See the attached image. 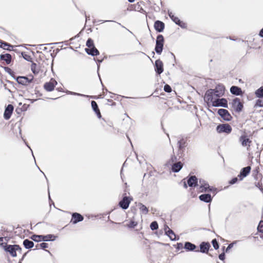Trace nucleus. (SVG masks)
<instances>
[{
    "label": "nucleus",
    "mask_w": 263,
    "mask_h": 263,
    "mask_svg": "<svg viewBox=\"0 0 263 263\" xmlns=\"http://www.w3.org/2000/svg\"><path fill=\"white\" fill-rule=\"evenodd\" d=\"M14 110V107L13 105L9 104L5 106L4 112V118L8 120H9L13 113Z\"/></svg>",
    "instance_id": "nucleus-16"
},
{
    "label": "nucleus",
    "mask_w": 263,
    "mask_h": 263,
    "mask_svg": "<svg viewBox=\"0 0 263 263\" xmlns=\"http://www.w3.org/2000/svg\"><path fill=\"white\" fill-rule=\"evenodd\" d=\"M167 13L171 20L177 25L180 26L181 28L183 29L186 28V24L181 21L177 16H175L172 11L168 10Z\"/></svg>",
    "instance_id": "nucleus-10"
},
{
    "label": "nucleus",
    "mask_w": 263,
    "mask_h": 263,
    "mask_svg": "<svg viewBox=\"0 0 263 263\" xmlns=\"http://www.w3.org/2000/svg\"><path fill=\"white\" fill-rule=\"evenodd\" d=\"M22 55L23 58L26 60L28 62H31L32 61V58L31 56L27 53H26L25 52H22Z\"/></svg>",
    "instance_id": "nucleus-39"
},
{
    "label": "nucleus",
    "mask_w": 263,
    "mask_h": 263,
    "mask_svg": "<svg viewBox=\"0 0 263 263\" xmlns=\"http://www.w3.org/2000/svg\"><path fill=\"white\" fill-rule=\"evenodd\" d=\"M30 78L27 76H17L16 78H14V79L20 85L23 86H27L28 84L32 82L34 77L30 74L29 76Z\"/></svg>",
    "instance_id": "nucleus-6"
},
{
    "label": "nucleus",
    "mask_w": 263,
    "mask_h": 263,
    "mask_svg": "<svg viewBox=\"0 0 263 263\" xmlns=\"http://www.w3.org/2000/svg\"><path fill=\"white\" fill-rule=\"evenodd\" d=\"M38 246H40V248L42 249H45L48 247V244L44 242L38 244Z\"/></svg>",
    "instance_id": "nucleus-52"
},
{
    "label": "nucleus",
    "mask_w": 263,
    "mask_h": 263,
    "mask_svg": "<svg viewBox=\"0 0 263 263\" xmlns=\"http://www.w3.org/2000/svg\"><path fill=\"white\" fill-rule=\"evenodd\" d=\"M163 89L166 92L168 93H170L172 91L171 87L167 84L164 85Z\"/></svg>",
    "instance_id": "nucleus-46"
},
{
    "label": "nucleus",
    "mask_w": 263,
    "mask_h": 263,
    "mask_svg": "<svg viewBox=\"0 0 263 263\" xmlns=\"http://www.w3.org/2000/svg\"><path fill=\"white\" fill-rule=\"evenodd\" d=\"M210 247L211 245L209 242L203 241L199 245L200 250H196L195 252H200L202 253H208Z\"/></svg>",
    "instance_id": "nucleus-18"
},
{
    "label": "nucleus",
    "mask_w": 263,
    "mask_h": 263,
    "mask_svg": "<svg viewBox=\"0 0 263 263\" xmlns=\"http://www.w3.org/2000/svg\"><path fill=\"white\" fill-rule=\"evenodd\" d=\"M154 27L157 32H162L164 29L165 24L163 22L157 20L154 23Z\"/></svg>",
    "instance_id": "nucleus-21"
},
{
    "label": "nucleus",
    "mask_w": 263,
    "mask_h": 263,
    "mask_svg": "<svg viewBox=\"0 0 263 263\" xmlns=\"http://www.w3.org/2000/svg\"><path fill=\"white\" fill-rule=\"evenodd\" d=\"M238 181V177H234L229 181V183L231 185L234 184Z\"/></svg>",
    "instance_id": "nucleus-50"
},
{
    "label": "nucleus",
    "mask_w": 263,
    "mask_h": 263,
    "mask_svg": "<svg viewBox=\"0 0 263 263\" xmlns=\"http://www.w3.org/2000/svg\"><path fill=\"white\" fill-rule=\"evenodd\" d=\"M3 240H4V238L3 237H0V245L1 246L2 243H3Z\"/></svg>",
    "instance_id": "nucleus-64"
},
{
    "label": "nucleus",
    "mask_w": 263,
    "mask_h": 263,
    "mask_svg": "<svg viewBox=\"0 0 263 263\" xmlns=\"http://www.w3.org/2000/svg\"><path fill=\"white\" fill-rule=\"evenodd\" d=\"M31 70L32 72L36 74L39 73V70L37 69V64L34 62H32L31 65Z\"/></svg>",
    "instance_id": "nucleus-37"
},
{
    "label": "nucleus",
    "mask_w": 263,
    "mask_h": 263,
    "mask_svg": "<svg viewBox=\"0 0 263 263\" xmlns=\"http://www.w3.org/2000/svg\"><path fill=\"white\" fill-rule=\"evenodd\" d=\"M107 102H109V103H112V105H116V103L113 102V101L111 99H108L107 100Z\"/></svg>",
    "instance_id": "nucleus-60"
},
{
    "label": "nucleus",
    "mask_w": 263,
    "mask_h": 263,
    "mask_svg": "<svg viewBox=\"0 0 263 263\" xmlns=\"http://www.w3.org/2000/svg\"><path fill=\"white\" fill-rule=\"evenodd\" d=\"M251 170V167L250 166L243 167L238 175L239 180L241 181L244 178L247 177L250 173Z\"/></svg>",
    "instance_id": "nucleus-20"
},
{
    "label": "nucleus",
    "mask_w": 263,
    "mask_h": 263,
    "mask_svg": "<svg viewBox=\"0 0 263 263\" xmlns=\"http://www.w3.org/2000/svg\"><path fill=\"white\" fill-rule=\"evenodd\" d=\"M200 201L205 203H211L212 201L213 197L210 193L202 194L199 196Z\"/></svg>",
    "instance_id": "nucleus-24"
},
{
    "label": "nucleus",
    "mask_w": 263,
    "mask_h": 263,
    "mask_svg": "<svg viewBox=\"0 0 263 263\" xmlns=\"http://www.w3.org/2000/svg\"><path fill=\"white\" fill-rule=\"evenodd\" d=\"M86 45L87 47L86 48H90L95 47L93 40L91 38H88L86 41Z\"/></svg>",
    "instance_id": "nucleus-35"
},
{
    "label": "nucleus",
    "mask_w": 263,
    "mask_h": 263,
    "mask_svg": "<svg viewBox=\"0 0 263 263\" xmlns=\"http://www.w3.org/2000/svg\"><path fill=\"white\" fill-rule=\"evenodd\" d=\"M62 42H60V43H50V44H48L47 45H52V44H58L59 43H61ZM45 44H41V45H39V49H42L44 51H46L47 50V48L46 47H43V48H42L44 45H45Z\"/></svg>",
    "instance_id": "nucleus-51"
},
{
    "label": "nucleus",
    "mask_w": 263,
    "mask_h": 263,
    "mask_svg": "<svg viewBox=\"0 0 263 263\" xmlns=\"http://www.w3.org/2000/svg\"><path fill=\"white\" fill-rule=\"evenodd\" d=\"M216 132L219 133L230 134L232 130V127L228 123L219 124L216 126Z\"/></svg>",
    "instance_id": "nucleus-8"
},
{
    "label": "nucleus",
    "mask_w": 263,
    "mask_h": 263,
    "mask_svg": "<svg viewBox=\"0 0 263 263\" xmlns=\"http://www.w3.org/2000/svg\"><path fill=\"white\" fill-rule=\"evenodd\" d=\"M255 186H256L257 188H258V189L260 191V192L263 194V187H262V183L259 182H255Z\"/></svg>",
    "instance_id": "nucleus-49"
},
{
    "label": "nucleus",
    "mask_w": 263,
    "mask_h": 263,
    "mask_svg": "<svg viewBox=\"0 0 263 263\" xmlns=\"http://www.w3.org/2000/svg\"><path fill=\"white\" fill-rule=\"evenodd\" d=\"M1 246L3 249L7 253H9L10 255L13 257H15L17 256L16 248H18L16 245H9L7 243H2Z\"/></svg>",
    "instance_id": "nucleus-7"
},
{
    "label": "nucleus",
    "mask_w": 263,
    "mask_h": 263,
    "mask_svg": "<svg viewBox=\"0 0 263 263\" xmlns=\"http://www.w3.org/2000/svg\"><path fill=\"white\" fill-rule=\"evenodd\" d=\"M72 95L81 96V97H87V98L90 97V96H87V95H83V94H82V93H79L75 92H73V93H72Z\"/></svg>",
    "instance_id": "nucleus-53"
},
{
    "label": "nucleus",
    "mask_w": 263,
    "mask_h": 263,
    "mask_svg": "<svg viewBox=\"0 0 263 263\" xmlns=\"http://www.w3.org/2000/svg\"><path fill=\"white\" fill-rule=\"evenodd\" d=\"M83 220L84 217L81 214L77 212H74L72 213L70 222L72 224H77L78 222L82 221Z\"/></svg>",
    "instance_id": "nucleus-17"
},
{
    "label": "nucleus",
    "mask_w": 263,
    "mask_h": 263,
    "mask_svg": "<svg viewBox=\"0 0 263 263\" xmlns=\"http://www.w3.org/2000/svg\"><path fill=\"white\" fill-rule=\"evenodd\" d=\"M212 106L214 107H222L224 108H228V101L226 98H218L214 99L212 101Z\"/></svg>",
    "instance_id": "nucleus-9"
},
{
    "label": "nucleus",
    "mask_w": 263,
    "mask_h": 263,
    "mask_svg": "<svg viewBox=\"0 0 263 263\" xmlns=\"http://www.w3.org/2000/svg\"><path fill=\"white\" fill-rule=\"evenodd\" d=\"M254 107H263V101L259 99L256 100Z\"/></svg>",
    "instance_id": "nucleus-42"
},
{
    "label": "nucleus",
    "mask_w": 263,
    "mask_h": 263,
    "mask_svg": "<svg viewBox=\"0 0 263 263\" xmlns=\"http://www.w3.org/2000/svg\"><path fill=\"white\" fill-rule=\"evenodd\" d=\"M187 182H186V181H184L183 182V187L185 188V189H186L187 187Z\"/></svg>",
    "instance_id": "nucleus-62"
},
{
    "label": "nucleus",
    "mask_w": 263,
    "mask_h": 263,
    "mask_svg": "<svg viewBox=\"0 0 263 263\" xmlns=\"http://www.w3.org/2000/svg\"><path fill=\"white\" fill-rule=\"evenodd\" d=\"M186 180L187 184L191 187H195L198 185V179L195 176L189 175L183 180Z\"/></svg>",
    "instance_id": "nucleus-13"
},
{
    "label": "nucleus",
    "mask_w": 263,
    "mask_h": 263,
    "mask_svg": "<svg viewBox=\"0 0 263 263\" xmlns=\"http://www.w3.org/2000/svg\"><path fill=\"white\" fill-rule=\"evenodd\" d=\"M5 71L7 72L9 74H10L13 79L14 78H16L15 76V73L14 71L12 70V69L9 67H3Z\"/></svg>",
    "instance_id": "nucleus-36"
},
{
    "label": "nucleus",
    "mask_w": 263,
    "mask_h": 263,
    "mask_svg": "<svg viewBox=\"0 0 263 263\" xmlns=\"http://www.w3.org/2000/svg\"><path fill=\"white\" fill-rule=\"evenodd\" d=\"M174 247L178 250L184 248V246L182 242H177V244L174 245Z\"/></svg>",
    "instance_id": "nucleus-48"
},
{
    "label": "nucleus",
    "mask_w": 263,
    "mask_h": 263,
    "mask_svg": "<svg viewBox=\"0 0 263 263\" xmlns=\"http://www.w3.org/2000/svg\"><path fill=\"white\" fill-rule=\"evenodd\" d=\"M132 198L129 196H124L119 202V206L123 210H126L128 208Z\"/></svg>",
    "instance_id": "nucleus-14"
},
{
    "label": "nucleus",
    "mask_w": 263,
    "mask_h": 263,
    "mask_svg": "<svg viewBox=\"0 0 263 263\" xmlns=\"http://www.w3.org/2000/svg\"><path fill=\"white\" fill-rule=\"evenodd\" d=\"M171 170L174 173H178L183 167V163L181 161H178L175 163L170 164Z\"/></svg>",
    "instance_id": "nucleus-25"
},
{
    "label": "nucleus",
    "mask_w": 263,
    "mask_h": 263,
    "mask_svg": "<svg viewBox=\"0 0 263 263\" xmlns=\"http://www.w3.org/2000/svg\"><path fill=\"white\" fill-rule=\"evenodd\" d=\"M91 105L92 110L96 113L97 117L99 119H101L102 115L97 102L95 101H91Z\"/></svg>",
    "instance_id": "nucleus-27"
},
{
    "label": "nucleus",
    "mask_w": 263,
    "mask_h": 263,
    "mask_svg": "<svg viewBox=\"0 0 263 263\" xmlns=\"http://www.w3.org/2000/svg\"><path fill=\"white\" fill-rule=\"evenodd\" d=\"M187 139L182 138L177 142V147L178 149V154L179 158H183L184 156L185 148L187 146Z\"/></svg>",
    "instance_id": "nucleus-5"
},
{
    "label": "nucleus",
    "mask_w": 263,
    "mask_h": 263,
    "mask_svg": "<svg viewBox=\"0 0 263 263\" xmlns=\"http://www.w3.org/2000/svg\"><path fill=\"white\" fill-rule=\"evenodd\" d=\"M103 61V59H101V60H98L97 61V65H98V70H97V72H98V76L99 77V79L101 82V84H102V85L103 87H104V85L103 84V83L102 82V80H101V77H100V75L99 73V68H100V63H101Z\"/></svg>",
    "instance_id": "nucleus-41"
},
{
    "label": "nucleus",
    "mask_w": 263,
    "mask_h": 263,
    "mask_svg": "<svg viewBox=\"0 0 263 263\" xmlns=\"http://www.w3.org/2000/svg\"><path fill=\"white\" fill-rule=\"evenodd\" d=\"M177 158L176 156H175V155L172 156L171 157V158L170 159V160L168 162V164L170 165V164H173V163H175L176 162H177Z\"/></svg>",
    "instance_id": "nucleus-47"
},
{
    "label": "nucleus",
    "mask_w": 263,
    "mask_h": 263,
    "mask_svg": "<svg viewBox=\"0 0 263 263\" xmlns=\"http://www.w3.org/2000/svg\"><path fill=\"white\" fill-rule=\"evenodd\" d=\"M85 51L88 55L95 57L99 55L100 52L96 47L90 48H85Z\"/></svg>",
    "instance_id": "nucleus-28"
},
{
    "label": "nucleus",
    "mask_w": 263,
    "mask_h": 263,
    "mask_svg": "<svg viewBox=\"0 0 263 263\" xmlns=\"http://www.w3.org/2000/svg\"><path fill=\"white\" fill-rule=\"evenodd\" d=\"M199 182L200 184L199 188L201 189V192H206L210 189V185L208 182L203 179H199Z\"/></svg>",
    "instance_id": "nucleus-22"
},
{
    "label": "nucleus",
    "mask_w": 263,
    "mask_h": 263,
    "mask_svg": "<svg viewBox=\"0 0 263 263\" xmlns=\"http://www.w3.org/2000/svg\"><path fill=\"white\" fill-rule=\"evenodd\" d=\"M212 244L215 250H218L219 248V244L216 238L212 240Z\"/></svg>",
    "instance_id": "nucleus-40"
},
{
    "label": "nucleus",
    "mask_w": 263,
    "mask_h": 263,
    "mask_svg": "<svg viewBox=\"0 0 263 263\" xmlns=\"http://www.w3.org/2000/svg\"><path fill=\"white\" fill-rule=\"evenodd\" d=\"M217 114L226 121H230L233 118L229 111L224 108L218 109L217 110Z\"/></svg>",
    "instance_id": "nucleus-12"
},
{
    "label": "nucleus",
    "mask_w": 263,
    "mask_h": 263,
    "mask_svg": "<svg viewBox=\"0 0 263 263\" xmlns=\"http://www.w3.org/2000/svg\"><path fill=\"white\" fill-rule=\"evenodd\" d=\"M57 237L53 234H47L45 235L33 234L30 237V238L35 242H40L54 241Z\"/></svg>",
    "instance_id": "nucleus-2"
},
{
    "label": "nucleus",
    "mask_w": 263,
    "mask_h": 263,
    "mask_svg": "<svg viewBox=\"0 0 263 263\" xmlns=\"http://www.w3.org/2000/svg\"><path fill=\"white\" fill-rule=\"evenodd\" d=\"M255 95L256 97L258 98H263V86H261L255 91Z\"/></svg>",
    "instance_id": "nucleus-34"
},
{
    "label": "nucleus",
    "mask_w": 263,
    "mask_h": 263,
    "mask_svg": "<svg viewBox=\"0 0 263 263\" xmlns=\"http://www.w3.org/2000/svg\"><path fill=\"white\" fill-rule=\"evenodd\" d=\"M257 229L258 232L263 233V220H261L259 222Z\"/></svg>",
    "instance_id": "nucleus-45"
},
{
    "label": "nucleus",
    "mask_w": 263,
    "mask_h": 263,
    "mask_svg": "<svg viewBox=\"0 0 263 263\" xmlns=\"http://www.w3.org/2000/svg\"><path fill=\"white\" fill-rule=\"evenodd\" d=\"M216 191H217L216 188H215V187L210 186V189H208V191L207 192H213L215 193V195L216 193Z\"/></svg>",
    "instance_id": "nucleus-55"
},
{
    "label": "nucleus",
    "mask_w": 263,
    "mask_h": 263,
    "mask_svg": "<svg viewBox=\"0 0 263 263\" xmlns=\"http://www.w3.org/2000/svg\"><path fill=\"white\" fill-rule=\"evenodd\" d=\"M25 144L26 145H27V146L31 150V153H32V156H33V157L34 158V156L33 155V152H32V150L31 149L30 146L28 145V144L27 143V142H25Z\"/></svg>",
    "instance_id": "nucleus-61"
},
{
    "label": "nucleus",
    "mask_w": 263,
    "mask_h": 263,
    "mask_svg": "<svg viewBox=\"0 0 263 263\" xmlns=\"http://www.w3.org/2000/svg\"><path fill=\"white\" fill-rule=\"evenodd\" d=\"M222 249L223 250V252L219 255L218 258L220 260L223 261L226 258V255H225L226 252H224L225 247H223Z\"/></svg>",
    "instance_id": "nucleus-44"
},
{
    "label": "nucleus",
    "mask_w": 263,
    "mask_h": 263,
    "mask_svg": "<svg viewBox=\"0 0 263 263\" xmlns=\"http://www.w3.org/2000/svg\"><path fill=\"white\" fill-rule=\"evenodd\" d=\"M29 106H30V105H28V104H23V105H22V107H21V108H22V109L23 111H26V110L28 109V107H29Z\"/></svg>",
    "instance_id": "nucleus-54"
},
{
    "label": "nucleus",
    "mask_w": 263,
    "mask_h": 263,
    "mask_svg": "<svg viewBox=\"0 0 263 263\" xmlns=\"http://www.w3.org/2000/svg\"><path fill=\"white\" fill-rule=\"evenodd\" d=\"M58 84L57 81L51 78L49 81L47 82L44 84V88L48 92L53 91L55 87V86Z\"/></svg>",
    "instance_id": "nucleus-15"
},
{
    "label": "nucleus",
    "mask_w": 263,
    "mask_h": 263,
    "mask_svg": "<svg viewBox=\"0 0 263 263\" xmlns=\"http://www.w3.org/2000/svg\"><path fill=\"white\" fill-rule=\"evenodd\" d=\"M120 25H121L122 27L123 28H125L126 29H127L131 34H132L133 35L135 36V35L134 34V33L131 31H130L129 30L127 29V28H126L124 26L121 25V24L120 23H118Z\"/></svg>",
    "instance_id": "nucleus-63"
},
{
    "label": "nucleus",
    "mask_w": 263,
    "mask_h": 263,
    "mask_svg": "<svg viewBox=\"0 0 263 263\" xmlns=\"http://www.w3.org/2000/svg\"><path fill=\"white\" fill-rule=\"evenodd\" d=\"M18 247V248H16V251H18L20 253L22 252V248L18 245H16Z\"/></svg>",
    "instance_id": "nucleus-58"
},
{
    "label": "nucleus",
    "mask_w": 263,
    "mask_h": 263,
    "mask_svg": "<svg viewBox=\"0 0 263 263\" xmlns=\"http://www.w3.org/2000/svg\"><path fill=\"white\" fill-rule=\"evenodd\" d=\"M164 38L162 34H158L156 38V45L155 47V52L158 54H161L164 47Z\"/></svg>",
    "instance_id": "nucleus-4"
},
{
    "label": "nucleus",
    "mask_w": 263,
    "mask_h": 263,
    "mask_svg": "<svg viewBox=\"0 0 263 263\" xmlns=\"http://www.w3.org/2000/svg\"><path fill=\"white\" fill-rule=\"evenodd\" d=\"M0 48L11 51L13 50V46L10 44L0 40Z\"/></svg>",
    "instance_id": "nucleus-29"
},
{
    "label": "nucleus",
    "mask_w": 263,
    "mask_h": 263,
    "mask_svg": "<svg viewBox=\"0 0 263 263\" xmlns=\"http://www.w3.org/2000/svg\"><path fill=\"white\" fill-rule=\"evenodd\" d=\"M230 92L235 96H242L243 92L240 87L237 86L233 85L230 87Z\"/></svg>",
    "instance_id": "nucleus-23"
},
{
    "label": "nucleus",
    "mask_w": 263,
    "mask_h": 263,
    "mask_svg": "<svg viewBox=\"0 0 263 263\" xmlns=\"http://www.w3.org/2000/svg\"><path fill=\"white\" fill-rule=\"evenodd\" d=\"M23 244L26 249H30L34 247V242L28 239H24Z\"/></svg>",
    "instance_id": "nucleus-32"
},
{
    "label": "nucleus",
    "mask_w": 263,
    "mask_h": 263,
    "mask_svg": "<svg viewBox=\"0 0 263 263\" xmlns=\"http://www.w3.org/2000/svg\"><path fill=\"white\" fill-rule=\"evenodd\" d=\"M196 248L197 246L195 244L190 241H185L184 242V249L186 251H195Z\"/></svg>",
    "instance_id": "nucleus-30"
},
{
    "label": "nucleus",
    "mask_w": 263,
    "mask_h": 263,
    "mask_svg": "<svg viewBox=\"0 0 263 263\" xmlns=\"http://www.w3.org/2000/svg\"><path fill=\"white\" fill-rule=\"evenodd\" d=\"M138 206L139 207L140 211L142 212V214L146 215L148 213V208L142 203H139L138 204Z\"/></svg>",
    "instance_id": "nucleus-33"
},
{
    "label": "nucleus",
    "mask_w": 263,
    "mask_h": 263,
    "mask_svg": "<svg viewBox=\"0 0 263 263\" xmlns=\"http://www.w3.org/2000/svg\"><path fill=\"white\" fill-rule=\"evenodd\" d=\"M154 68L156 73L160 74L163 72V63L160 59L156 60L154 64Z\"/></svg>",
    "instance_id": "nucleus-19"
},
{
    "label": "nucleus",
    "mask_w": 263,
    "mask_h": 263,
    "mask_svg": "<svg viewBox=\"0 0 263 263\" xmlns=\"http://www.w3.org/2000/svg\"><path fill=\"white\" fill-rule=\"evenodd\" d=\"M150 228L152 230L154 231L158 229V223L156 221H152L150 224Z\"/></svg>",
    "instance_id": "nucleus-38"
},
{
    "label": "nucleus",
    "mask_w": 263,
    "mask_h": 263,
    "mask_svg": "<svg viewBox=\"0 0 263 263\" xmlns=\"http://www.w3.org/2000/svg\"><path fill=\"white\" fill-rule=\"evenodd\" d=\"M225 87L223 85L219 84L214 89H208L204 95V100L205 102L212 101L214 96L220 98L224 94Z\"/></svg>",
    "instance_id": "nucleus-1"
},
{
    "label": "nucleus",
    "mask_w": 263,
    "mask_h": 263,
    "mask_svg": "<svg viewBox=\"0 0 263 263\" xmlns=\"http://www.w3.org/2000/svg\"><path fill=\"white\" fill-rule=\"evenodd\" d=\"M0 60L5 62L7 65L10 64L12 62V56L10 53L0 54Z\"/></svg>",
    "instance_id": "nucleus-26"
},
{
    "label": "nucleus",
    "mask_w": 263,
    "mask_h": 263,
    "mask_svg": "<svg viewBox=\"0 0 263 263\" xmlns=\"http://www.w3.org/2000/svg\"><path fill=\"white\" fill-rule=\"evenodd\" d=\"M137 222L134 220H130L127 225V227L129 228H135L137 226Z\"/></svg>",
    "instance_id": "nucleus-43"
},
{
    "label": "nucleus",
    "mask_w": 263,
    "mask_h": 263,
    "mask_svg": "<svg viewBox=\"0 0 263 263\" xmlns=\"http://www.w3.org/2000/svg\"><path fill=\"white\" fill-rule=\"evenodd\" d=\"M164 231L165 234L170 238L171 240L176 241L179 239V236L176 235L174 232L171 229L167 224L164 225Z\"/></svg>",
    "instance_id": "nucleus-11"
},
{
    "label": "nucleus",
    "mask_w": 263,
    "mask_h": 263,
    "mask_svg": "<svg viewBox=\"0 0 263 263\" xmlns=\"http://www.w3.org/2000/svg\"><path fill=\"white\" fill-rule=\"evenodd\" d=\"M259 35L261 37H262L263 38V28L262 29H261V30H260L259 32Z\"/></svg>",
    "instance_id": "nucleus-59"
},
{
    "label": "nucleus",
    "mask_w": 263,
    "mask_h": 263,
    "mask_svg": "<svg viewBox=\"0 0 263 263\" xmlns=\"http://www.w3.org/2000/svg\"><path fill=\"white\" fill-rule=\"evenodd\" d=\"M233 248V245L232 244H229L226 250H224V252L226 253H228L230 249H231Z\"/></svg>",
    "instance_id": "nucleus-56"
},
{
    "label": "nucleus",
    "mask_w": 263,
    "mask_h": 263,
    "mask_svg": "<svg viewBox=\"0 0 263 263\" xmlns=\"http://www.w3.org/2000/svg\"><path fill=\"white\" fill-rule=\"evenodd\" d=\"M229 105L237 113L241 112L243 109V103L241 102L240 99L237 97L233 99L232 101L229 103Z\"/></svg>",
    "instance_id": "nucleus-3"
},
{
    "label": "nucleus",
    "mask_w": 263,
    "mask_h": 263,
    "mask_svg": "<svg viewBox=\"0 0 263 263\" xmlns=\"http://www.w3.org/2000/svg\"><path fill=\"white\" fill-rule=\"evenodd\" d=\"M239 141L243 146H250L251 142L250 139L246 135H242L239 138Z\"/></svg>",
    "instance_id": "nucleus-31"
},
{
    "label": "nucleus",
    "mask_w": 263,
    "mask_h": 263,
    "mask_svg": "<svg viewBox=\"0 0 263 263\" xmlns=\"http://www.w3.org/2000/svg\"><path fill=\"white\" fill-rule=\"evenodd\" d=\"M15 112L17 114H21L22 113V112H23V110L21 108V107H17L16 109H15Z\"/></svg>",
    "instance_id": "nucleus-57"
}]
</instances>
